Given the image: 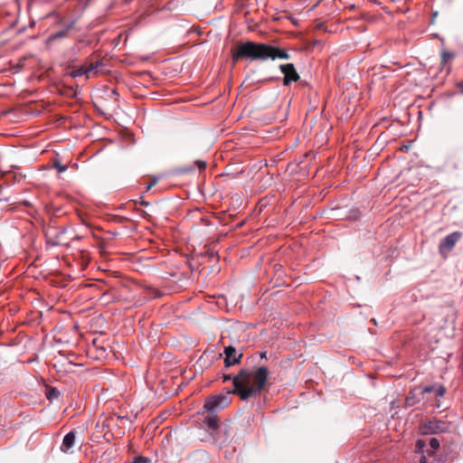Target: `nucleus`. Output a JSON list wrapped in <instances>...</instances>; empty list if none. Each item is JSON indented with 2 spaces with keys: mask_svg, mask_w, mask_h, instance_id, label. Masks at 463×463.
Listing matches in <instances>:
<instances>
[{
  "mask_svg": "<svg viewBox=\"0 0 463 463\" xmlns=\"http://www.w3.org/2000/svg\"><path fill=\"white\" fill-rule=\"evenodd\" d=\"M418 446L421 447V441L420 440L418 441Z\"/></svg>",
  "mask_w": 463,
  "mask_h": 463,
  "instance_id": "393cba45",
  "label": "nucleus"
},
{
  "mask_svg": "<svg viewBox=\"0 0 463 463\" xmlns=\"http://www.w3.org/2000/svg\"><path fill=\"white\" fill-rule=\"evenodd\" d=\"M434 391L436 392V394L439 397H442L445 393V388L441 385L437 388L435 387Z\"/></svg>",
  "mask_w": 463,
  "mask_h": 463,
  "instance_id": "a211bd4d",
  "label": "nucleus"
},
{
  "mask_svg": "<svg viewBox=\"0 0 463 463\" xmlns=\"http://www.w3.org/2000/svg\"><path fill=\"white\" fill-rule=\"evenodd\" d=\"M425 428L431 434L441 433L445 430V422L440 420H429L425 424Z\"/></svg>",
  "mask_w": 463,
  "mask_h": 463,
  "instance_id": "6e6552de",
  "label": "nucleus"
},
{
  "mask_svg": "<svg viewBox=\"0 0 463 463\" xmlns=\"http://www.w3.org/2000/svg\"><path fill=\"white\" fill-rule=\"evenodd\" d=\"M55 167L58 169L59 173H62V172H65L67 170V166L66 165H61L60 164H56Z\"/></svg>",
  "mask_w": 463,
  "mask_h": 463,
  "instance_id": "412c9836",
  "label": "nucleus"
},
{
  "mask_svg": "<svg viewBox=\"0 0 463 463\" xmlns=\"http://www.w3.org/2000/svg\"><path fill=\"white\" fill-rule=\"evenodd\" d=\"M73 22L70 23L63 30H61L57 33H52L48 39H47V42H52V41H55L57 39H61V38H65L67 37L68 35V33L69 31L72 28L73 26Z\"/></svg>",
  "mask_w": 463,
  "mask_h": 463,
  "instance_id": "9d476101",
  "label": "nucleus"
},
{
  "mask_svg": "<svg viewBox=\"0 0 463 463\" xmlns=\"http://www.w3.org/2000/svg\"><path fill=\"white\" fill-rule=\"evenodd\" d=\"M60 392L56 388H52L47 392V398L49 400L58 398L60 396Z\"/></svg>",
  "mask_w": 463,
  "mask_h": 463,
  "instance_id": "2eb2a0df",
  "label": "nucleus"
},
{
  "mask_svg": "<svg viewBox=\"0 0 463 463\" xmlns=\"http://www.w3.org/2000/svg\"><path fill=\"white\" fill-rule=\"evenodd\" d=\"M461 238V232H454L447 235L439 245L440 254L444 255L450 251Z\"/></svg>",
  "mask_w": 463,
  "mask_h": 463,
  "instance_id": "20e7f679",
  "label": "nucleus"
},
{
  "mask_svg": "<svg viewBox=\"0 0 463 463\" xmlns=\"http://www.w3.org/2000/svg\"><path fill=\"white\" fill-rule=\"evenodd\" d=\"M453 55L449 52H444L443 53V60L446 61V58H452Z\"/></svg>",
  "mask_w": 463,
  "mask_h": 463,
  "instance_id": "5701e85b",
  "label": "nucleus"
},
{
  "mask_svg": "<svg viewBox=\"0 0 463 463\" xmlns=\"http://www.w3.org/2000/svg\"><path fill=\"white\" fill-rule=\"evenodd\" d=\"M462 92H463V90H462Z\"/></svg>",
  "mask_w": 463,
  "mask_h": 463,
  "instance_id": "bb28decb",
  "label": "nucleus"
},
{
  "mask_svg": "<svg viewBox=\"0 0 463 463\" xmlns=\"http://www.w3.org/2000/svg\"><path fill=\"white\" fill-rule=\"evenodd\" d=\"M430 446L433 450H437L439 448V441L436 438L430 439Z\"/></svg>",
  "mask_w": 463,
  "mask_h": 463,
  "instance_id": "dca6fc26",
  "label": "nucleus"
},
{
  "mask_svg": "<svg viewBox=\"0 0 463 463\" xmlns=\"http://www.w3.org/2000/svg\"><path fill=\"white\" fill-rule=\"evenodd\" d=\"M406 405L407 406H413L415 404V402H414V396L410 393V395L406 398Z\"/></svg>",
  "mask_w": 463,
  "mask_h": 463,
  "instance_id": "f3484780",
  "label": "nucleus"
},
{
  "mask_svg": "<svg viewBox=\"0 0 463 463\" xmlns=\"http://www.w3.org/2000/svg\"><path fill=\"white\" fill-rule=\"evenodd\" d=\"M148 458H144V457H139V458H137L133 463H148Z\"/></svg>",
  "mask_w": 463,
  "mask_h": 463,
  "instance_id": "aec40b11",
  "label": "nucleus"
},
{
  "mask_svg": "<svg viewBox=\"0 0 463 463\" xmlns=\"http://www.w3.org/2000/svg\"><path fill=\"white\" fill-rule=\"evenodd\" d=\"M233 393L232 391H228L226 394H218L209 397L204 405L203 409L211 413H215L217 411L224 409L230 403L229 395Z\"/></svg>",
  "mask_w": 463,
  "mask_h": 463,
  "instance_id": "7ed1b4c3",
  "label": "nucleus"
},
{
  "mask_svg": "<svg viewBox=\"0 0 463 463\" xmlns=\"http://www.w3.org/2000/svg\"><path fill=\"white\" fill-rule=\"evenodd\" d=\"M141 204H143V205H148V203H147V202H146V201H141Z\"/></svg>",
  "mask_w": 463,
  "mask_h": 463,
  "instance_id": "b1692460",
  "label": "nucleus"
},
{
  "mask_svg": "<svg viewBox=\"0 0 463 463\" xmlns=\"http://www.w3.org/2000/svg\"><path fill=\"white\" fill-rule=\"evenodd\" d=\"M203 424L207 427L210 431H216L219 428L218 419L216 416L206 417L203 420Z\"/></svg>",
  "mask_w": 463,
  "mask_h": 463,
  "instance_id": "9b49d317",
  "label": "nucleus"
},
{
  "mask_svg": "<svg viewBox=\"0 0 463 463\" xmlns=\"http://www.w3.org/2000/svg\"><path fill=\"white\" fill-rule=\"evenodd\" d=\"M103 66V62L100 61H95V62H92L90 63L88 67H87V71H88V73L89 75L90 73H96V70L99 67H102Z\"/></svg>",
  "mask_w": 463,
  "mask_h": 463,
  "instance_id": "4468645a",
  "label": "nucleus"
},
{
  "mask_svg": "<svg viewBox=\"0 0 463 463\" xmlns=\"http://www.w3.org/2000/svg\"><path fill=\"white\" fill-rule=\"evenodd\" d=\"M233 377L234 376H232L231 374L223 375V382H227V381H230V380L233 381Z\"/></svg>",
  "mask_w": 463,
  "mask_h": 463,
  "instance_id": "4be33fe9",
  "label": "nucleus"
},
{
  "mask_svg": "<svg viewBox=\"0 0 463 463\" xmlns=\"http://www.w3.org/2000/svg\"><path fill=\"white\" fill-rule=\"evenodd\" d=\"M420 463H427L425 460L421 461Z\"/></svg>",
  "mask_w": 463,
  "mask_h": 463,
  "instance_id": "a878e982",
  "label": "nucleus"
},
{
  "mask_svg": "<svg viewBox=\"0 0 463 463\" xmlns=\"http://www.w3.org/2000/svg\"><path fill=\"white\" fill-rule=\"evenodd\" d=\"M435 390V386L433 385H428V386H425L423 389H422V393H430L431 392H433Z\"/></svg>",
  "mask_w": 463,
  "mask_h": 463,
  "instance_id": "6ab92c4d",
  "label": "nucleus"
},
{
  "mask_svg": "<svg viewBox=\"0 0 463 463\" xmlns=\"http://www.w3.org/2000/svg\"><path fill=\"white\" fill-rule=\"evenodd\" d=\"M114 419H116L118 422H120L122 424L123 430L121 431V433L124 434L126 429H128V430L131 429L132 421L130 420V419L128 416H121V415L115 414L114 417L111 418V420H113Z\"/></svg>",
  "mask_w": 463,
  "mask_h": 463,
  "instance_id": "f8f14e48",
  "label": "nucleus"
},
{
  "mask_svg": "<svg viewBox=\"0 0 463 463\" xmlns=\"http://www.w3.org/2000/svg\"><path fill=\"white\" fill-rule=\"evenodd\" d=\"M224 364L225 366L230 367L232 365H234L236 364H239L241 361V358L242 357V354L237 352L236 348L232 345L226 346L224 348Z\"/></svg>",
  "mask_w": 463,
  "mask_h": 463,
  "instance_id": "423d86ee",
  "label": "nucleus"
},
{
  "mask_svg": "<svg viewBox=\"0 0 463 463\" xmlns=\"http://www.w3.org/2000/svg\"><path fill=\"white\" fill-rule=\"evenodd\" d=\"M70 75L72 77V78H78V77H81L83 75H85L87 78H90V75L88 73V71H87V67H84V66H80L75 70H72L71 72H70Z\"/></svg>",
  "mask_w": 463,
  "mask_h": 463,
  "instance_id": "ddd939ff",
  "label": "nucleus"
},
{
  "mask_svg": "<svg viewBox=\"0 0 463 463\" xmlns=\"http://www.w3.org/2000/svg\"><path fill=\"white\" fill-rule=\"evenodd\" d=\"M279 70L284 74L283 84L285 86L299 80V75L292 63L281 64Z\"/></svg>",
  "mask_w": 463,
  "mask_h": 463,
  "instance_id": "39448f33",
  "label": "nucleus"
},
{
  "mask_svg": "<svg viewBox=\"0 0 463 463\" xmlns=\"http://www.w3.org/2000/svg\"><path fill=\"white\" fill-rule=\"evenodd\" d=\"M268 374L269 371L264 366L259 367L254 372L241 369L233 377L234 389L232 392L239 394L242 401H246L252 396H260L267 383Z\"/></svg>",
  "mask_w": 463,
  "mask_h": 463,
  "instance_id": "f257e3e1",
  "label": "nucleus"
},
{
  "mask_svg": "<svg viewBox=\"0 0 463 463\" xmlns=\"http://www.w3.org/2000/svg\"><path fill=\"white\" fill-rule=\"evenodd\" d=\"M75 439L76 435L74 430H71L70 432H68L62 439L61 450L64 453H71L72 449L75 445Z\"/></svg>",
  "mask_w": 463,
  "mask_h": 463,
  "instance_id": "0eeeda50",
  "label": "nucleus"
},
{
  "mask_svg": "<svg viewBox=\"0 0 463 463\" xmlns=\"http://www.w3.org/2000/svg\"><path fill=\"white\" fill-rule=\"evenodd\" d=\"M197 167L200 171L205 169L206 163L203 160H195L194 163L191 165L183 166L178 169L179 174H190L193 173Z\"/></svg>",
  "mask_w": 463,
  "mask_h": 463,
  "instance_id": "1a4fd4ad",
  "label": "nucleus"
},
{
  "mask_svg": "<svg viewBox=\"0 0 463 463\" xmlns=\"http://www.w3.org/2000/svg\"><path fill=\"white\" fill-rule=\"evenodd\" d=\"M243 58L250 59L252 61H266L268 59L275 60L277 58L288 60L290 56L285 50L265 43H257L248 41L246 43H240L237 47V51L232 53L233 62Z\"/></svg>",
  "mask_w": 463,
  "mask_h": 463,
  "instance_id": "f03ea898",
  "label": "nucleus"
}]
</instances>
